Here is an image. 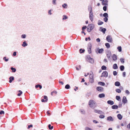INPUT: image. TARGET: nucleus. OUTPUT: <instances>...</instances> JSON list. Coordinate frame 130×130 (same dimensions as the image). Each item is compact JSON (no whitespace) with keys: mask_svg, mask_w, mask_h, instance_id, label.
Returning <instances> with one entry per match:
<instances>
[{"mask_svg":"<svg viewBox=\"0 0 130 130\" xmlns=\"http://www.w3.org/2000/svg\"><path fill=\"white\" fill-rule=\"evenodd\" d=\"M88 104L90 107L93 109L96 107L97 105L96 102L92 100H90L89 101Z\"/></svg>","mask_w":130,"mask_h":130,"instance_id":"nucleus-1","label":"nucleus"},{"mask_svg":"<svg viewBox=\"0 0 130 130\" xmlns=\"http://www.w3.org/2000/svg\"><path fill=\"white\" fill-rule=\"evenodd\" d=\"M95 27L93 24H89L87 27V31L88 32H90Z\"/></svg>","mask_w":130,"mask_h":130,"instance_id":"nucleus-2","label":"nucleus"},{"mask_svg":"<svg viewBox=\"0 0 130 130\" xmlns=\"http://www.w3.org/2000/svg\"><path fill=\"white\" fill-rule=\"evenodd\" d=\"M86 58L87 59V61L89 62L93 63L94 62V60L93 58H91L90 55H87L86 56Z\"/></svg>","mask_w":130,"mask_h":130,"instance_id":"nucleus-3","label":"nucleus"},{"mask_svg":"<svg viewBox=\"0 0 130 130\" xmlns=\"http://www.w3.org/2000/svg\"><path fill=\"white\" fill-rule=\"evenodd\" d=\"M104 49L103 48L100 49L99 47H97L95 49V52L97 54L98 53L102 54L104 51Z\"/></svg>","mask_w":130,"mask_h":130,"instance_id":"nucleus-4","label":"nucleus"},{"mask_svg":"<svg viewBox=\"0 0 130 130\" xmlns=\"http://www.w3.org/2000/svg\"><path fill=\"white\" fill-rule=\"evenodd\" d=\"M89 81L91 83H93L94 82L93 80V72L91 71V73H90L89 75Z\"/></svg>","mask_w":130,"mask_h":130,"instance_id":"nucleus-5","label":"nucleus"},{"mask_svg":"<svg viewBox=\"0 0 130 130\" xmlns=\"http://www.w3.org/2000/svg\"><path fill=\"white\" fill-rule=\"evenodd\" d=\"M88 10L89 12V16H93V13L92 12V8L91 6L89 5L88 6Z\"/></svg>","mask_w":130,"mask_h":130,"instance_id":"nucleus-6","label":"nucleus"},{"mask_svg":"<svg viewBox=\"0 0 130 130\" xmlns=\"http://www.w3.org/2000/svg\"><path fill=\"white\" fill-rule=\"evenodd\" d=\"M106 55L108 59L109 60H110L111 56V52L110 50H108Z\"/></svg>","mask_w":130,"mask_h":130,"instance_id":"nucleus-7","label":"nucleus"},{"mask_svg":"<svg viewBox=\"0 0 130 130\" xmlns=\"http://www.w3.org/2000/svg\"><path fill=\"white\" fill-rule=\"evenodd\" d=\"M106 40L109 42H111L112 40L111 37L110 35H108L106 37Z\"/></svg>","mask_w":130,"mask_h":130,"instance_id":"nucleus-8","label":"nucleus"},{"mask_svg":"<svg viewBox=\"0 0 130 130\" xmlns=\"http://www.w3.org/2000/svg\"><path fill=\"white\" fill-rule=\"evenodd\" d=\"M108 76V72L106 71H103L102 74V75L101 76V77H107Z\"/></svg>","mask_w":130,"mask_h":130,"instance_id":"nucleus-9","label":"nucleus"},{"mask_svg":"<svg viewBox=\"0 0 130 130\" xmlns=\"http://www.w3.org/2000/svg\"><path fill=\"white\" fill-rule=\"evenodd\" d=\"M99 30L102 32L104 34H105L106 30V29L105 28H103L102 27H101L99 29Z\"/></svg>","mask_w":130,"mask_h":130,"instance_id":"nucleus-10","label":"nucleus"},{"mask_svg":"<svg viewBox=\"0 0 130 130\" xmlns=\"http://www.w3.org/2000/svg\"><path fill=\"white\" fill-rule=\"evenodd\" d=\"M108 1L107 0H103V2H102V4L103 5L108 6Z\"/></svg>","mask_w":130,"mask_h":130,"instance_id":"nucleus-11","label":"nucleus"},{"mask_svg":"<svg viewBox=\"0 0 130 130\" xmlns=\"http://www.w3.org/2000/svg\"><path fill=\"white\" fill-rule=\"evenodd\" d=\"M122 102L124 104L127 103V100L126 96H124L123 97Z\"/></svg>","mask_w":130,"mask_h":130,"instance_id":"nucleus-12","label":"nucleus"},{"mask_svg":"<svg viewBox=\"0 0 130 130\" xmlns=\"http://www.w3.org/2000/svg\"><path fill=\"white\" fill-rule=\"evenodd\" d=\"M96 89L99 91L102 92L104 88L102 87L98 86L96 87Z\"/></svg>","mask_w":130,"mask_h":130,"instance_id":"nucleus-13","label":"nucleus"},{"mask_svg":"<svg viewBox=\"0 0 130 130\" xmlns=\"http://www.w3.org/2000/svg\"><path fill=\"white\" fill-rule=\"evenodd\" d=\"M21 45L23 47H25L28 45V44L27 43L26 41H24L23 42Z\"/></svg>","mask_w":130,"mask_h":130,"instance_id":"nucleus-14","label":"nucleus"},{"mask_svg":"<svg viewBox=\"0 0 130 130\" xmlns=\"http://www.w3.org/2000/svg\"><path fill=\"white\" fill-rule=\"evenodd\" d=\"M9 83H11L12 82V81L14 80V77L13 76H11L9 77Z\"/></svg>","mask_w":130,"mask_h":130,"instance_id":"nucleus-15","label":"nucleus"},{"mask_svg":"<svg viewBox=\"0 0 130 130\" xmlns=\"http://www.w3.org/2000/svg\"><path fill=\"white\" fill-rule=\"evenodd\" d=\"M107 120L108 121H113V119L111 116H110L107 117Z\"/></svg>","mask_w":130,"mask_h":130,"instance_id":"nucleus-16","label":"nucleus"},{"mask_svg":"<svg viewBox=\"0 0 130 130\" xmlns=\"http://www.w3.org/2000/svg\"><path fill=\"white\" fill-rule=\"evenodd\" d=\"M94 112L96 113H97L99 114H101L103 113V112L100 110H98L96 109H94Z\"/></svg>","mask_w":130,"mask_h":130,"instance_id":"nucleus-17","label":"nucleus"},{"mask_svg":"<svg viewBox=\"0 0 130 130\" xmlns=\"http://www.w3.org/2000/svg\"><path fill=\"white\" fill-rule=\"evenodd\" d=\"M107 103L111 105H112L114 104V102L113 101L111 100H109L107 101Z\"/></svg>","mask_w":130,"mask_h":130,"instance_id":"nucleus-18","label":"nucleus"},{"mask_svg":"<svg viewBox=\"0 0 130 130\" xmlns=\"http://www.w3.org/2000/svg\"><path fill=\"white\" fill-rule=\"evenodd\" d=\"M112 58L113 61L116 60L117 59V55L115 54H113L112 56Z\"/></svg>","mask_w":130,"mask_h":130,"instance_id":"nucleus-19","label":"nucleus"},{"mask_svg":"<svg viewBox=\"0 0 130 130\" xmlns=\"http://www.w3.org/2000/svg\"><path fill=\"white\" fill-rule=\"evenodd\" d=\"M111 108L113 109H117L118 108V106L117 105H113L111 107Z\"/></svg>","mask_w":130,"mask_h":130,"instance_id":"nucleus-20","label":"nucleus"},{"mask_svg":"<svg viewBox=\"0 0 130 130\" xmlns=\"http://www.w3.org/2000/svg\"><path fill=\"white\" fill-rule=\"evenodd\" d=\"M98 97L100 98H104L105 97V94L103 93L99 94V95Z\"/></svg>","mask_w":130,"mask_h":130,"instance_id":"nucleus-21","label":"nucleus"},{"mask_svg":"<svg viewBox=\"0 0 130 130\" xmlns=\"http://www.w3.org/2000/svg\"><path fill=\"white\" fill-rule=\"evenodd\" d=\"M115 85L116 86H120V83L118 81H116L115 83Z\"/></svg>","mask_w":130,"mask_h":130,"instance_id":"nucleus-22","label":"nucleus"},{"mask_svg":"<svg viewBox=\"0 0 130 130\" xmlns=\"http://www.w3.org/2000/svg\"><path fill=\"white\" fill-rule=\"evenodd\" d=\"M117 117L118 119L119 120H121L122 119V116L120 114H118L117 115Z\"/></svg>","mask_w":130,"mask_h":130,"instance_id":"nucleus-23","label":"nucleus"},{"mask_svg":"<svg viewBox=\"0 0 130 130\" xmlns=\"http://www.w3.org/2000/svg\"><path fill=\"white\" fill-rule=\"evenodd\" d=\"M98 84L99 85H100L102 86H104L105 85V83L103 82H99L98 83Z\"/></svg>","mask_w":130,"mask_h":130,"instance_id":"nucleus-24","label":"nucleus"},{"mask_svg":"<svg viewBox=\"0 0 130 130\" xmlns=\"http://www.w3.org/2000/svg\"><path fill=\"white\" fill-rule=\"evenodd\" d=\"M38 87L40 89H41L42 88V85L39 84H37L35 86V88H37Z\"/></svg>","mask_w":130,"mask_h":130,"instance_id":"nucleus-25","label":"nucleus"},{"mask_svg":"<svg viewBox=\"0 0 130 130\" xmlns=\"http://www.w3.org/2000/svg\"><path fill=\"white\" fill-rule=\"evenodd\" d=\"M125 69L123 65L120 66V69L121 71H123Z\"/></svg>","mask_w":130,"mask_h":130,"instance_id":"nucleus-26","label":"nucleus"},{"mask_svg":"<svg viewBox=\"0 0 130 130\" xmlns=\"http://www.w3.org/2000/svg\"><path fill=\"white\" fill-rule=\"evenodd\" d=\"M113 68L114 69H116L118 68V67L116 63L114 64L113 66Z\"/></svg>","mask_w":130,"mask_h":130,"instance_id":"nucleus-27","label":"nucleus"},{"mask_svg":"<svg viewBox=\"0 0 130 130\" xmlns=\"http://www.w3.org/2000/svg\"><path fill=\"white\" fill-rule=\"evenodd\" d=\"M10 68L11 70H12V72H15L16 71V69L15 68H13V67H11Z\"/></svg>","mask_w":130,"mask_h":130,"instance_id":"nucleus-28","label":"nucleus"},{"mask_svg":"<svg viewBox=\"0 0 130 130\" xmlns=\"http://www.w3.org/2000/svg\"><path fill=\"white\" fill-rule=\"evenodd\" d=\"M116 100L118 101H121V99L120 96H119L117 95L116 96Z\"/></svg>","mask_w":130,"mask_h":130,"instance_id":"nucleus-29","label":"nucleus"},{"mask_svg":"<svg viewBox=\"0 0 130 130\" xmlns=\"http://www.w3.org/2000/svg\"><path fill=\"white\" fill-rule=\"evenodd\" d=\"M105 45L107 48H109L110 47V44L108 43H106L105 44Z\"/></svg>","mask_w":130,"mask_h":130,"instance_id":"nucleus-30","label":"nucleus"},{"mask_svg":"<svg viewBox=\"0 0 130 130\" xmlns=\"http://www.w3.org/2000/svg\"><path fill=\"white\" fill-rule=\"evenodd\" d=\"M85 50L84 49L80 48L79 50V52L81 54L84 52Z\"/></svg>","mask_w":130,"mask_h":130,"instance_id":"nucleus-31","label":"nucleus"},{"mask_svg":"<svg viewBox=\"0 0 130 130\" xmlns=\"http://www.w3.org/2000/svg\"><path fill=\"white\" fill-rule=\"evenodd\" d=\"M70 86L68 84H67L65 87V88L66 89H70Z\"/></svg>","mask_w":130,"mask_h":130,"instance_id":"nucleus-32","label":"nucleus"},{"mask_svg":"<svg viewBox=\"0 0 130 130\" xmlns=\"http://www.w3.org/2000/svg\"><path fill=\"white\" fill-rule=\"evenodd\" d=\"M101 69L103 70H106L107 69V67L104 65H103L101 67Z\"/></svg>","mask_w":130,"mask_h":130,"instance_id":"nucleus-33","label":"nucleus"},{"mask_svg":"<svg viewBox=\"0 0 130 130\" xmlns=\"http://www.w3.org/2000/svg\"><path fill=\"white\" fill-rule=\"evenodd\" d=\"M62 7L64 8H67V4L66 3H64L62 5Z\"/></svg>","mask_w":130,"mask_h":130,"instance_id":"nucleus-34","label":"nucleus"},{"mask_svg":"<svg viewBox=\"0 0 130 130\" xmlns=\"http://www.w3.org/2000/svg\"><path fill=\"white\" fill-rule=\"evenodd\" d=\"M48 128L49 129L52 130V129L53 128V126H51V124H49L48 125Z\"/></svg>","mask_w":130,"mask_h":130,"instance_id":"nucleus-35","label":"nucleus"},{"mask_svg":"<svg viewBox=\"0 0 130 130\" xmlns=\"http://www.w3.org/2000/svg\"><path fill=\"white\" fill-rule=\"evenodd\" d=\"M124 59L123 58H121L120 59V61L122 63H124Z\"/></svg>","mask_w":130,"mask_h":130,"instance_id":"nucleus-36","label":"nucleus"},{"mask_svg":"<svg viewBox=\"0 0 130 130\" xmlns=\"http://www.w3.org/2000/svg\"><path fill=\"white\" fill-rule=\"evenodd\" d=\"M103 24V22L102 21H101L100 20H99L98 22V25H102Z\"/></svg>","mask_w":130,"mask_h":130,"instance_id":"nucleus-37","label":"nucleus"},{"mask_svg":"<svg viewBox=\"0 0 130 130\" xmlns=\"http://www.w3.org/2000/svg\"><path fill=\"white\" fill-rule=\"evenodd\" d=\"M117 48L119 52H121L122 51V47L121 46H118Z\"/></svg>","mask_w":130,"mask_h":130,"instance_id":"nucleus-38","label":"nucleus"},{"mask_svg":"<svg viewBox=\"0 0 130 130\" xmlns=\"http://www.w3.org/2000/svg\"><path fill=\"white\" fill-rule=\"evenodd\" d=\"M43 98L45 100L46 102H47L48 100L47 97L46 95H44L43 96Z\"/></svg>","mask_w":130,"mask_h":130,"instance_id":"nucleus-39","label":"nucleus"},{"mask_svg":"<svg viewBox=\"0 0 130 130\" xmlns=\"http://www.w3.org/2000/svg\"><path fill=\"white\" fill-rule=\"evenodd\" d=\"M18 92L19 93L17 94V95L18 96H20L22 94L23 92H22L20 90L18 91Z\"/></svg>","mask_w":130,"mask_h":130,"instance_id":"nucleus-40","label":"nucleus"},{"mask_svg":"<svg viewBox=\"0 0 130 130\" xmlns=\"http://www.w3.org/2000/svg\"><path fill=\"white\" fill-rule=\"evenodd\" d=\"M92 48L91 44L90 43H89L88 47L87 49H91Z\"/></svg>","mask_w":130,"mask_h":130,"instance_id":"nucleus-41","label":"nucleus"},{"mask_svg":"<svg viewBox=\"0 0 130 130\" xmlns=\"http://www.w3.org/2000/svg\"><path fill=\"white\" fill-rule=\"evenodd\" d=\"M87 28V27L86 26L84 25L83 26L82 28V31H85V30Z\"/></svg>","mask_w":130,"mask_h":130,"instance_id":"nucleus-42","label":"nucleus"},{"mask_svg":"<svg viewBox=\"0 0 130 130\" xmlns=\"http://www.w3.org/2000/svg\"><path fill=\"white\" fill-rule=\"evenodd\" d=\"M26 35L25 34H22L21 35V37L22 39H25L26 38Z\"/></svg>","mask_w":130,"mask_h":130,"instance_id":"nucleus-43","label":"nucleus"},{"mask_svg":"<svg viewBox=\"0 0 130 130\" xmlns=\"http://www.w3.org/2000/svg\"><path fill=\"white\" fill-rule=\"evenodd\" d=\"M3 60L6 62L8 61L9 60V58H6V57L5 56L3 58Z\"/></svg>","mask_w":130,"mask_h":130,"instance_id":"nucleus-44","label":"nucleus"},{"mask_svg":"<svg viewBox=\"0 0 130 130\" xmlns=\"http://www.w3.org/2000/svg\"><path fill=\"white\" fill-rule=\"evenodd\" d=\"M116 91L117 93H120L121 92V90L120 89H117L116 90Z\"/></svg>","mask_w":130,"mask_h":130,"instance_id":"nucleus-45","label":"nucleus"},{"mask_svg":"<svg viewBox=\"0 0 130 130\" xmlns=\"http://www.w3.org/2000/svg\"><path fill=\"white\" fill-rule=\"evenodd\" d=\"M108 17H105V18H104L103 20L105 22H107L108 20Z\"/></svg>","mask_w":130,"mask_h":130,"instance_id":"nucleus-46","label":"nucleus"},{"mask_svg":"<svg viewBox=\"0 0 130 130\" xmlns=\"http://www.w3.org/2000/svg\"><path fill=\"white\" fill-rule=\"evenodd\" d=\"M55 93V94H57V92L56 91H53L51 93V94L52 95H53L54 93Z\"/></svg>","mask_w":130,"mask_h":130,"instance_id":"nucleus-47","label":"nucleus"},{"mask_svg":"<svg viewBox=\"0 0 130 130\" xmlns=\"http://www.w3.org/2000/svg\"><path fill=\"white\" fill-rule=\"evenodd\" d=\"M80 112L82 114H85V111L83 109H80Z\"/></svg>","mask_w":130,"mask_h":130,"instance_id":"nucleus-48","label":"nucleus"},{"mask_svg":"<svg viewBox=\"0 0 130 130\" xmlns=\"http://www.w3.org/2000/svg\"><path fill=\"white\" fill-rule=\"evenodd\" d=\"M107 6H105L103 7V9L104 11H106L107 10Z\"/></svg>","mask_w":130,"mask_h":130,"instance_id":"nucleus-49","label":"nucleus"},{"mask_svg":"<svg viewBox=\"0 0 130 130\" xmlns=\"http://www.w3.org/2000/svg\"><path fill=\"white\" fill-rule=\"evenodd\" d=\"M105 117V116L103 115H100L99 116V117L101 119H103Z\"/></svg>","mask_w":130,"mask_h":130,"instance_id":"nucleus-50","label":"nucleus"},{"mask_svg":"<svg viewBox=\"0 0 130 130\" xmlns=\"http://www.w3.org/2000/svg\"><path fill=\"white\" fill-rule=\"evenodd\" d=\"M113 74L114 76H116L117 75V73L116 71H114L113 73Z\"/></svg>","mask_w":130,"mask_h":130,"instance_id":"nucleus-51","label":"nucleus"},{"mask_svg":"<svg viewBox=\"0 0 130 130\" xmlns=\"http://www.w3.org/2000/svg\"><path fill=\"white\" fill-rule=\"evenodd\" d=\"M32 127L33 125L32 124H31L28 125L27 128L28 129H29L31 127Z\"/></svg>","mask_w":130,"mask_h":130,"instance_id":"nucleus-52","label":"nucleus"},{"mask_svg":"<svg viewBox=\"0 0 130 130\" xmlns=\"http://www.w3.org/2000/svg\"><path fill=\"white\" fill-rule=\"evenodd\" d=\"M85 130H93L91 128L89 127H86L85 128Z\"/></svg>","mask_w":130,"mask_h":130,"instance_id":"nucleus-53","label":"nucleus"},{"mask_svg":"<svg viewBox=\"0 0 130 130\" xmlns=\"http://www.w3.org/2000/svg\"><path fill=\"white\" fill-rule=\"evenodd\" d=\"M103 16H108V15L107 13H105L103 14Z\"/></svg>","mask_w":130,"mask_h":130,"instance_id":"nucleus-54","label":"nucleus"},{"mask_svg":"<svg viewBox=\"0 0 130 130\" xmlns=\"http://www.w3.org/2000/svg\"><path fill=\"white\" fill-rule=\"evenodd\" d=\"M88 49V53L89 54H90L91 53V49Z\"/></svg>","mask_w":130,"mask_h":130,"instance_id":"nucleus-55","label":"nucleus"},{"mask_svg":"<svg viewBox=\"0 0 130 130\" xmlns=\"http://www.w3.org/2000/svg\"><path fill=\"white\" fill-rule=\"evenodd\" d=\"M125 93L126 94H127L128 95L130 93L128 90H126L125 91Z\"/></svg>","mask_w":130,"mask_h":130,"instance_id":"nucleus-56","label":"nucleus"},{"mask_svg":"<svg viewBox=\"0 0 130 130\" xmlns=\"http://www.w3.org/2000/svg\"><path fill=\"white\" fill-rule=\"evenodd\" d=\"M93 122L95 124L97 123H99V122L98 121L95 120H93Z\"/></svg>","mask_w":130,"mask_h":130,"instance_id":"nucleus-57","label":"nucleus"},{"mask_svg":"<svg viewBox=\"0 0 130 130\" xmlns=\"http://www.w3.org/2000/svg\"><path fill=\"white\" fill-rule=\"evenodd\" d=\"M4 114V111L2 110L0 111V115H2Z\"/></svg>","mask_w":130,"mask_h":130,"instance_id":"nucleus-58","label":"nucleus"},{"mask_svg":"<svg viewBox=\"0 0 130 130\" xmlns=\"http://www.w3.org/2000/svg\"><path fill=\"white\" fill-rule=\"evenodd\" d=\"M122 106V104L121 103V102H120L119 103V105L118 106V107L119 108H120Z\"/></svg>","mask_w":130,"mask_h":130,"instance_id":"nucleus-59","label":"nucleus"},{"mask_svg":"<svg viewBox=\"0 0 130 130\" xmlns=\"http://www.w3.org/2000/svg\"><path fill=\"white\" fill-rule=\"evenodd\" d=\"M17 55V52L16 51L14 52L13 53V55L14 56H15Z\"/></svg>","mask_w":130,"mask_h":130,"instance_id":"nucleus-60","label":"nucleus"},{"mask_svg":"<svg viewBox=\"0 0 130 130\" xmlns=\"http://www.w3.org/2000/svg\"><path fill=\"white\" fill-rule=\"evenodd\" d=\"M123 76L124 77L126 76V72H123L122 73Z\"/></svg>","mask_w":130,"mask_h":130,"instance_id":"nucleus-61","label":"nucleus"},{"mask_svg":"<svg viewBox=\"0 0 130 130\" xmlns=\"http://www.w3.org/2000/svg\"><path fill=\"white\" fill-rule=\"evenodd\" d=\"M56 0H53L52 2L53 3L54 5H56Z\"/></svg>","mask_w":130,"mask_h":130,"instance_id":"nucleus-62","label":"nucleus"},{"mask_svg":"<svg viewBox=\"0 0 130 130\" xmlns=\"http://www.w3.org/2000/svg\"><path fill=\"white\" fill-rule=\"evenodd\" d=\"M127 128H128V129H130V123H129L127 125Z\"/></svg>","mask_w":130,"mask_h":130,"instance_id":"nucleus-63","label":"nucleus"},{"mask_svg":"<svg viewBox=\"0 0 130 130\" xmlns=\"http://www.w3.org/2000/svg\"><path fill=\"white\" fill-rule=\"evenodd\" d=\"M96 41L98 42H100V40L99 38H98L96 39Z\"/></svg>","mask_w":130,"mask_h":130,"instance_id":"nucleus-64","label":"nucleus"}]
</instances>
